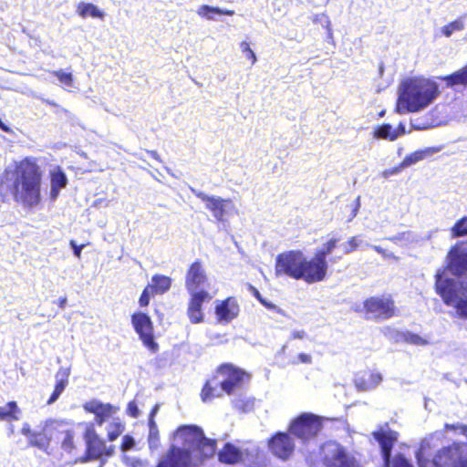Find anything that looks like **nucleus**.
<instances>
[{"label": "nucleus", "instance_id": "obj_1", "mask_svg": "<svg viewBox=\"0 0 467 467\" xmlns=\"http://www.w3.org/2000/svg\"><path fill=\"white\" fill-rule=\"evenodd\" d=\"M41 172L36 162L26 159L5 168L0 179V195L9 196L25 207H35L41 200Z\"/></svg>", "mask_w": 467, "mask_h": 467}, {"label": "nucleus", "instance_id": "obj_2", "mask_svg": "<svg viewBox=\"0 0 467 467\" xmlns=\"http://www.w3.org/2000/svg\"><path fill=\"white\" fill-rule=\"evenodd\" d=\"M439 94L436 82L424 78H410L399 88L397 111L399 114L417 112L429 106Z\"/></svg>", "mask_w": 467, "mask_h": 467}, {"label": "nucleus", "instance_id": "obj_3", "mask_svg": "<svg viewBox=\"0 0 467 467\" xmlns=\"http://www.w3.org/2000/svg\"><path fill=\"white\" fill-rule=\"evenodd\" d=\"M429 448V441L423 440L416 453L419 467H467L465 445L453 443L444 447L436 453L432 461L424 458Z\"/></svg>", "mask_w": 467, "mask_h": 467}, {"label": "nucleus", "instance_id": "obj_4", "mask_svg": "<svg viewBox=\"0 0 467 467\" xmlns=\"http://www.w3.org/2000/svg\"><path fill=\"white\" fill-rule=\"evenodd\" d=\"M444 274L445 270H439L436 274L437 293L445 305L455 308L457 317L467 320V286L462 288L454 279L445 278Z\"/></svg>", "mask_w": 467, "mask_h": 467}, {"label": "nucleus", "instance_id": "obj_5", "mask_svg": "<svg viewBox=\"0 0 467 467\" xmlns=\"http://www.w3.org/2000/svg\"><path fill=\"white\" fill-rule=\"evenodd\" d=\"M258 457L259 448L254 443H246L242 447L226 443L218 453L219 461L223 463L234 464L243 462L247 467H256Z\"/></svg>", "mask_w": 467, "mask_h": 467}, {"label": "nucleus", "instance_id": "obj_6", "mask_svg": "<svg viewBox=\"0 0 467 467\" xmlns=\"http://www.w3.org/2000/svg\"><path fill=\"white\" fill-rule=\"evenodd\" d=\"M305 255L299 250H290L279 254L275 257V274L277 277L288 276L300 280L303 275Z\"/></svg>", "mask_w": 467, "mask_h": 467}, {"label": "nucleus", "instance_id": "obj_7", "mask_svg": "<svg viewBox=\"0 0 467 467\" xmlns=\"http://www.w3.org/2000/svg\"><path fill=\"white\" fill-rule=\"evenodd\" d=\"M321 428L319 417L311 413H303L291 423L290 433L302 443H307L315 440Z\"/></svg>", "mask_w": 467, "mask_h": 467}, {"label": "nucleus", "instance_id": "obj_8", "mask_svg": "<svg viewBox=\"0 0 467 467\" xmlns=\"http://www.w3.org/2000/svg\"><path fill=\"white\" fill-rule=\"evenodd\" d=\"M326 467H358L356 459L336 441H327L321 447Z\"/></svg>", "mask_w": 467, "mask_h": 467}, {"label": "nucleus", "instance_id": "obj_9", "mask_svg": "<svg viewBox=\"0 0 467 467\" xmlns=\"http://www.w3.org/2000/svg\"><path fill=\"white\" fill-rule=\"evenodd\" d=\"M203 436L202 430L197 426H181L173 435L174 444L171 445V449L176 447L185 453L192 454V451L195 450L198 443L203 441Z\"/></svg>", "mask_w": 467, "mask_h": 467}, {"label": "nucleus", "instance_id": "obj_10", "mask_svg": "<svg viewBox=\"0 0 467 467\" xmlns=\"http://www.w3.org/2000/svg\"><path fill=\"white\" fill-rule=\"evenodd\" d=\"M215 452V441L207 439L203 436V441L198 443L195 450L192 451V454L185 453L182 451L178 450L176 447L170 449V455L172 457L174 454L181 455L182 460L179 463L184 465H190L192 467H199L200 463L206 458L213 456Z\"/></svg>", "mask_w": 467, "mask_h": 467}, {"label": "nucleus", "instance_id": "obj_11", "mask_svg": "<svg viewBox=\"0 0 467 467\" xmlns=\"http://www.w3.org/2000/svg\"><path fill=\"white\" fill-rule=\"evenodd\" d=\"M190 190L204 203L205 208L211 212L212 215L217 222H224L225 216L234 209V204L229 199H223L215 195H209L192 187H190Z\"/></svg>", "mask_w": 467, "mask_h": 467}, {"label": "nucleus", "instance_id": "obj_12", "mask_svg": "<svg viewBox=\"0 0 467 467\" xmlns=\"http://www.w3.org/2000/svg\"><path fill=\"white\" fill-rule=\"evenodd\" d=\"M85 426L84 439L87 445V457L82 462L97 459L103 455L111 456L114 452V446L105 444V441L97 434L94 423H86Z\"/></svg>", "mask_w": 467, "mask_h": 467}, {"label": "nucleus", "instance_id": "obj_13", "mask_svg": "<svg viewBox=\"0 0 467 467\" xmlns=\"http://www.w3.org/2000/svg\"><path fill=\"white\" fill-rule=\"evenodd\" d=\"M131 324L144 347L153 353L157 352L159 347L154 340L153 325L150 317L142 312L134 313L131 316Z\"/></svg>", "mask_w": 467, "mask_h": 467}, {"label": "nucleus", "instance_id": "obj_14", "mask_svg": "<svg viewBox=\"0 0 467 467\" xmlns=\"http://www.w3.org/2000/svg\"><path fill=\"white\" fill-rule=\"evenodd\" d=\"M54 424L52 420L42 421L35 430H32L27 422L23 424L21 433L26 436L30 445L47 451L51 440L50 428Z\"/></svg>", "mask_w": 467, "mask_h": 467}, {"label": "nucleus", "instance_id": "obj_15", "mask_svg": "<svg viewBox=\"0 0 467 467\" xmlns=\"http://www.w3.org/2000/svg\"><path fill=\"white\" fill-rule=\"evenodd\" d=\"M367 317L369 319H388L394 316V302L389 296H373L364 303Z\"/></svg>", "mask_w": 467, "mask_h": 467}, {"label": "nucleus", "instance_id": "obj_16", "mask_svg": "<svg viewBox=\"0 0 467 467\" xmlns=\"http://www.w3.org/2000/svg\"><path fill=\"white\" fill-rule=\"evenodd\" d=\"M372 435L380 446L384 465L389 467L391 451L394 443L398 440V433L391 431L388 425H385L380 427L378 431H373Z\"/></svg>", "mask_w": 467, "mask_h": 467}, {"label": "nucleus", "instance_id": "obj_17", "mask_svg": "<svg viewBox=\"0 0 467 467\" xmlns=\"http://www.w3.org/2000/svg\"><path fill=\"white\" fill-rule=\"evenodd\" d=\"M207 275L200 261L193 262L186 274L185 286L190 294H198L206 291L203 287L207 282Z\"/></svg>", "mask_w": 467, "mask_h": 467}, {"label": "nucleus", "instance_id": "obj_18", "mask_svg": "<svg viewBox=\"0 0 467 467\" xmlns=\"http://www.w3.org/2000/svg\"><path fill=\"white\" fill-rule=\"evenodd\" d=\"M303 275L301 279L305 280L308 284H313L322 281L327 270V260H323L317 254L310 259L305 256V264H303Z\"/></svg>", "mask_w": 467, "mask_h": 467}, {"label": "nucleus", "instance_id": "obj_19", "mask_svg": "<svg viewBox=\"0 0 467 467\" xmlns=\"http://www.w3.org/2000/svg\"><path fill=\"white\" fill-rule=\"evenodd\" d=\"M214 304L216 319L221 324L230 323L235 319L240 313L239 303L234 296H229L224 300H216Z\"/></svg>", "mask_w": 467, "mask_h": 467}, {"label": "nucleus", "instance_id": "obj_20", "mask_svg": "<svg viewBox=\"0 0 467 467\" xmlns=\"http://www.w3.org/2000/svg\"><path fill=\"white\" fill-rule=\"evenodd\" d=\"M83 408L86 411L95 415V423L99 426L109 421L119 410V408L98 400L86 402Z\"/></svg>", "mask_w": 467, "mask_h": 467}, {"label": "nucleus", "instance_id": "obj_21", "mask_svg": "<svg viewBox=\"0 0 467 467\" xmlns=\"http://www.w3.org/2000/svg\"><path fill=\"white\" fill-rule=\"evenodd\" d=\"M448 268L455 275L467 272V244H458L450 250Z\"/></svg>", "mask_w": 467, "mask_h": 467}, {"label": "nucleus", "instance_id": "obj_22", "mask_svg": "<svg viewBox=\"0 0 467 467\" xmlns=\"http://www.w3.org/2000/svg\"><path fill=\"white\" fill-rule=\"evenodd\" d=\"M269 449L275 456L286 460L293 453L295 444L289 434L280 432L270 440Z\"/></svg>", "mask_w": 467, "mask_h": 467}, {"label": "nucleus", "instance_id": "obj_23", "mask_svg": "<svg viewBox=\"0 0 467 467\" xmlns=\"http://www.w3.org/2000/svg\"><path fill=\"white\" fill-rule=\"evenodd\" d=\"M220 373L224 377V379L220 382L222 389L227 394L233 393L236 389L240 388L244 372L232 365H223L220 368Z\"/></svg>", "mask_w": 467, "mask_h": 467}, {"label": "nucleus", "instance_id": "obj_24", "mask_svg": "<svg viewBox=\"0 0 467 467\" xmlns=\"http://www.w3.org/2000/svg\"><path fill=\"white\" fill-rule=\"evenodd\" d=\"M190 295L191 300L188 306V317L192 323L198 324L203 320V314L202 311L203 302L210 300L213 296H211L208 291H202L198 294Z\"/></svg>", "mask_w": 467, "mask_h": 467}, {"label": "nucleus", "instance_id": "obj_25", "mask_svg": "<svg viewBox=\"0 0 467 467\" xmlns=\"http://www.w3.org/2000/svg\"><path fill=\"white\" fill-rule=\"evenodd\" d=\"M441 150V147H427L421 150H415L414 152L407 155L401 161V167L408 168L419 161L431 158L435 153Z\"/></svg>", "mask_w": 467, "mask_h": 467}, {"label": "nucleus", "instance_id": "obj_26", "mask_svg": "<svg viewBox=\"0 0 467 467\" xmlns=\"http://www.w3.org/2000/svg\"><path fill=\"white\" fill-rule=\"evenodd\" d=\"M50 179H51V189H50V196L51 199L56 200L60 192V191L66 187L67 183V179L65 172L58 166L53 168L50 171Z\"/></svg>", "mask_w": 467, "mask_h": 467}, {"label": "nucleus", "instance_id": "obj_27", "mask_svg": "<svg viewBox=\"0 0 467 467\" xmlns=\"http://www.w3.org/2000/svg\"><path fill=\"white\" fill-rule=\"evenodd\" d=\"M405 133L406 130L403 123H400L397 129H394L389 124H383L375 130L374 136L379 139L394 140L400 135H403Z\"/></svg>", "mask_w": 467, "mask_h": 467}, {"label": "nucleus", "instance_id": "obj_28", "mask_svg": "<svg viewBox=\"0 0 467 467\" xmlns=\"http://www.w3.org/2000/svg\"><path fill=\"white\" fill-rule=\"evenodd\" d=\"M149 285L152 295H162L171 288V279L166 275H155Z\"/></svg>", "mask_w": 467, "mask_h": 467}, {"label": "nucleus", "instance_id": "obj_29", "mask_svg": "<svg viewBox=\"0 0 467 467\" xmlns=\"http://www.w3.org/2000/svg\"><path fill=\"white\" fill-rule=\"evenodd\" d=\"M198 16L206 18L207 20H217L216 16L227 15L234 16V11L223 10L219 7L202 5L197 9Z\"/></svg>", "mask_w": 467, "mask_h": 467}, {"label": "nucleus", "instance_id": "obj_30", "mask_svg": "<svg viewBox=\"0 0 467 467\" xmlns=\"http://www.w3.org/2000/svg\"><path fill=\"white\" fill-rule=\"evenodd\" d=\"M444 125H447V121L440 119H410V126L415 130H426Z\"/></svg>", "mask_w": 467, "mask_h": 467}, {"label": "nucleus", "instance_id": "obj_31", "mask_svg": "<svg viewBox=\"0 0 467 467\" xmlns=\"http://www.w3.org/2000/svg\"><path fill=\"white\" fill-rule=\"evenodd\" d=\"M381 381L382 375L380 373L369 372L367 378H358L356 379V384L359 389L363 390H368L375 389L377 386L380 384Z\"/></svg>", "mask_w": 467, "mask_h": 467}, {"label": "nucleus", "instance_id": "obj_32", "mask_svg": "<svg viewBox=\"0 0 467 467\" xmlns=\"http://www.w3.org/2000/svg\"><path fill=\"white\" fill-rule=\"evenodd\" d=\"M124 424L119 418H112L107 426L108 438L110 441H115L123 431Z\"/></svg>", "mask_w": 467, "mask_h": 467}, {"label": "nucleus", "instance_id": "obj_33", "mask_svg": "<svg viewBox=\"0 0 467 467\" xmlns=\"http://www.w3.org/2000/svg\"><path fill=\"white\" fill-rule=\"evenodd\" d=\"M222 385L214 382V386L212 382H207L202 390V399L203 401L211 400L213 398L220 397L222 395Z\"/></svg>", "mask_w": 467, "mask_h": 467}, {"label": "nucleus", "instance_id": "obj_34", "mask_svg": "<svg viewBox=\"0 0 467 467\" xmlns=\"http://www.w3.org/2000/svg\"><path fill=\"white\" fill-rule=\"evenodd\" d=\"M443 79L447 82V86L452 87L454 85H466L467 84V66L455 73L444 77Z\"/></svg>", "mask_w": 467, "mask_h": 467}, {"label": "nucleus", "instance_id": "obj_35", "mask_svg": "<svg viewBox=\"0 0 467 467\" xmlns=\"http://www.w3.org/2000/svg\"><path fill=\"white\" fill-rule=\"evenodd\" d=\"M70 375L69 368H60L56 373V386L57 392H63L68 383V378Z\"/></svg>", "mask_w": 467, "mask_h": 467}, {"label": "nucleus", "instance_id": "obj_36", "mask_svg": "<svg viewBox=\"0 0 467 467\" xmlns=\"http://www.w3.org/2000/svg\"><path fill=\"white\" fill-rule=\"evenodd\" d=\"M78 12L82 17H86L88 16L98 18L103 17V12H101L95 5L89 3H80L78 6Z\"/></svg>", "mask_w": 467, "mask_h": 467}, {"label": "nucleus", "instance_id": "obj_37", "mask_svg": "<svg viewBox=\"0 0 467 467\" xmlns=\"http://www.w3.org/2000/svg\"><path fill=\"white\" fill-rule=\"evenodd\" d=\"M18 407L15 401H10L5 406L0 407V419L2 420H18L16 413Z\"/></svg>", "mask_w": 467, "mask_h": 467}, {"label": "nucleus", "instance_id": "obj_38", "mask_svg": "<svg viewBox=\"0 0 467 467\" xmlns=\"http://www.w3.org/2000/svg\"><path fill=\"white\" fill-rule=\"evenodd\" d=\"M148 442L150 449H157L160 444L159 430L154 420L149 421Z\"/></svg>", "mask_w": 467, "mask_h": 467}, {"label": "nucleus", "instance_id": "obj_39", "mask_svg": "<svg viewBox=\"0 0 467 467\" xmlns=\"http://www.w3.org/2000/svg\"><path fill=\"white\" fill-rule=\"evenodd\" d=\"M338 239L331 238L328 240L323 246L322 249L318 250L316 254L322 258L323 260H327V256L329 255L332 251L336 248Z\"/></svg>", "mask_w": 467, "mask_h": 467}, {"label": "nucleus", "instance_id": "obj_40", "mask_svg": "<svg viewBox=\"0 0 467 467\" xmlns=\"http://www.w3.org/2000/svg\"><path fill=\"white\" fill-rule=\"evenodd\" d=\"M402 337L407 343L416 346H426L429 344L426 338L411 332L403 333Z\"/></svg>", "mask_w": 467, "mask_h": 467}, {"label": "nucleus", "instance_id": "obj_41", "mask_svg": "<svg viewBox=\"0 0 467 467\" xmlns=\"http://www.w3.org/2000/svg\"><path fill=\"white\" fill-rule=\"evenodd\" d=\"M389 241L393 243H413L418 241V237L412 232H404L395 236L389 237Z\"/></svg>", "mask_w": 467, "mask_h": 467}, {"label": "nucleus", "instance_id": "obj_42", "mask_svg": "<svg viewBox=\"0 0 467 467\" xmlns=\"http://www.w3.org/2000/svg\"><path fill=\"white\" fill-rule=\"evenodd\" d=\"M362 244V239L360 236H353L347 243L341 245L344 254H350L358 249Z\"/></svg>", "mask_w": 467, "mask_h": 467}, {"label": "nucleus", "instance_id": "obj_43", "mask_svg": "<svg viewBox=\"0 0 467 467\" xmlns=\"http://www.w3.org/2000/svg\"><path fill=\"white\" fill-rule=\"evenodd\" d=\"M454 237L467 235V216L459 220L451 229Z\"/></svg>", "mask_w": 467, "mask_h": 467}, {"label": "nucleus", "instance_id": "obj_44", "mask_svg": "<svg viewBox=\"0 0 467 467\" xmlns=\"http://www.w3.org/2000/svg\"><path fill=\"white\" fill-rule=\"evenodd\" d=\"M464 28V24L462 20H455L441 28L445 36L449 37L454 31H461Z\"/></svg>", "mask_w": 467, "mask_h": 467}, {"label": "nucleus", "instance_id": "obj_45", "mask_svg": "<svg viewBox=\"0 0 467 467\" xmlns=\"http://www.w3.org/2000/svg\"><path fill=\"white\" fill-rule=\"evenodd\" d=\"M54 75L65 86L68 88H71L73 86V76L71 73H66L62 70H57L54 72Z\"/></svg>", "mask_w": 467, "mask_h": 467}, {"label": "nucleus", "instance_id": "obj_46", "mask_svg": "<svg viewBox=\"0 0 467 467\" xmlns=\"http://www.w3.org/2000/svg\"><path fill=\"white\" fill-rule=\"evenodd\" d=\"M240 47L242 52L245 54L248 59H251L252 64L254 65L256 62L257 58L254 52L250 48L249 44L244 41L240 44Z\"/></svg>", "mask_w": 467, "mask_h": 467}, {"label": "nucleus", "instance_id": "obj_47", "mask_svg": "<svg viewBox=\"0 0 467 467\" xmlns=\"http://www.w3.org/2000/svg\"><path fill=\"white\" fill-rule=\"evenodd\" d=\"M62 448L66 451H70L73 449V434L67 431L62 441Z\"/></svg>", "mask_w": 467, "mask_h": 467}, {"label": "nucleus", "instance_id": "obj_48", "mask_svg": "<svg viewBox=\"0 0 467 467\" xmlns=\"http://www.w3.org/2000/svg\"><path fill=\"white\" fill-rule=\"evenodd\" d=\"M152 295L150 291V286L148 285L144 290L142 291L139 303L140 306H147L150 303V296Z\"/></svg>", "mask_w": 467, "mask_h": 467}, {"label": "nucleus", "instance_id": "obj_49", "mask_svg": "<svg viewBox=\"0 0 467 467\" xmlns=\"http://www.w3.org/2000/svg\"><path fill=\"white\" fill-rule=\"evenodd\" d=\"M123 462L128 467H142L143 466V462L139 458H136V457L124 455Z\"/></svg>", "mask_w": 467, "mask_h": 467}, {"label": "nucleus", "instance_id": "obj_50", "mask_svg": "<svg viewBox=\"0 0 467 467\" xmlns=\"http://www.w3.org/2000/svg\"><path fill=\"white\" fill-rule=\"evenodd\" d=\"M351 210L350 214L348 218V222H351L358 214V210L360 208V197L358 196L353 203L349 205Z\"/></svg>", "mask_w": 467, "mask_h": 467}, {"label": "nucleus", "instance_id": "obj_51", "mask_svg": "<svg viewBox=\"0 0 467 467\" xmlns=\"http://www.w3.org/2000/svg\"><path fill=\"white\" fill-rule=\"evenodd\" d=\"M392 467H413V466L404 456L399 454L394 458Z\"/></svg>", "mask_w": 467, "mask_h": 467}, {"label": "nucleus", "instance_id": "obj_52", "mask_svg": "<svg viewBox=\"0 0 467 467\" xmlns=\"http://www.w3.org/2000/svg\"><path fill=\"white\" fill-rule=\"evenodd\" d=\"M135 445V441L133 439V437L130 436V435H125L122 439V443H121V451H127L130 449H132Z\"/></svg>", "mask_w": 467, "mask_h": 467}, {"label": "nucleus", "instance_id": "obj_53", "mask_svg": "<svg viewBox=\"0 0 467 467\" xmlns=\"http://www.w3.org/2000/svg\"><path fill=\"white\" fill-rule=\"evenodd\" d=\"M403 169H405V167H401V162H400V165H398L396 167L385 170L382 172V176L387 179L390 176L399 174Z\"/></svg>", "mask_w": 467, "mask_h": 467}, {"label": "nucleus", "instance_id": "obj_54", "mask_svg": "<svg viewBox=\"0 0 467 467\" xmlns=\"http://www.w3.org/2000/svg\"><path fill=\"white\" fill-rule=\"evenodd\" d=\"M127 412L130 416L133 418H138L140 416V410L135 401H130L127 407Z\"/></svg>", "mask_w": 467, "mask_h": 467}, {"label": "nucleus", "instance_id": "obj_55", "mask_svg": "<svg viewBox=\"0 0 467 467\" xmlns=\"http://www.w3.org/2000/svg\"><path fill=\"white\" fill-rule=\"evenodd\" d=\"M70 246L71 248L73 249V253L74 254L78 257V258H80L81 256V252H82V249L85 247V244H81V245H78L77 243L73 240L70 241Z\"/></svg>", "mask_w": 467, "mask_h": 467}, {"label": "nucleus", "instance_id": "obj_56", "mask_svg": "<svg viewBox=\"0 0 467 467\" xmlns=\"http://www.w3.org/2000/svg\"><path fill=\"white\" fill-rule=\"evenodd\" d=\"M306 337V332L303 329L301 330H292L291 338L293 339H303Z\"/></svg>", "mask_w": 467, "mask_h": 467}, {"label": "nucleus", "instance_id": "obj_57", "mask_svg": "<svg viewBox=\"0 0 467 467\" xmlns=\"http://www.w3.org/2000/svg\"><path fill=\"white\" fill-rule=\"evenodd\" d=\"M297 358L299 362L304 364H310L312 362L311 356L306 353H300Z\"/></svg>", "mask_w": 467, "mask_h": 467}, {"label": "nucleus", "instance_id": "obj_58", "mask_svg": "<svg viewBox=\"0 0 467 467\" xmlns=\"http://www.w3.org/2000/svg\"><path fill=\"white\" fill-rule=\"evenodd\" d=\"M261 304L263 306H265L266 308L268 309H273V310H275L277 313H281L282 310L280 308H278L275 304L267 301V300H261Z\"/></svg>", "mask_w": 467, "mask_h": 467}, {"label": "nucleus", "instance_id": "obj_59", "mask_svg": "<svg viewBox=\"0 0 467 467\" xmlns=\"http://www.w3.org/2000/svg\"><path fill=\"white\" fill-rule=\"evenodd\" d=\"M5 121H4L3 119H0V129L3 130L5 132L13 133L12 129L10 128L9 124L7 122V119H5Z\"/></svg>", "mask_w": 467, "mask_h": 467}, {"label": "nucleus", "instance_id": "obj_60", "mask_svg": "<svg viewBox=\"0 0 467 467\" xmlns=\"http://www.w3.org/2000/svg\"><path fill=\"white\" fill-rule=\"evenodd\" d=\"M365 246L373 248L377 253L382 254L384 257L389 256V254H387L386 251L380 246L371 245L368 243H366Z\"/></svg>", "mask_w": 467, "mask_h": 467}, {"label": "nucleus", "instance_id": "obj_61", "mask_svg": "<svg viewBox=\"0 0 467 467\" xmlns=\"http://www.w3.org/2000/svg\"><path fill=\"white\" fill-rule=\"evenodd\" d=\"M61 394H62V392H57V389H55L53 393L51 394L50 398L47 400V404L48 405L53 404L55 401L57 400V399L59 398V396Z\"/></svg>", "mask_w": 467, "mask_h": 467}, {"label": "nucleus", "instance_id": "obj_62", "mask_svg": "<svg viewBox=\"0 0 467 467\" xmlns=\"http://www.w3.org/2000/svg\"><path fill=\"white\" fill-rule=\"evenodd\" d=\"M158 410H159V405H155L150 413L149 421L151 420H154V417L157 414Z\"/></svg>", "mask_w": 467, "mask_h": 467}, {"label": "nucleus", "instance_id": "obj_63", "mask_svg": "<svg viewBox=\"0 0 467 467\" xmlns=\"http://www.w3.org/2000/svg\"><path fill=\"white\" fill-rule=\"evenodd\" d=\"M158 410H159V405H155L150 413L149 421L151 420H154V417L157 414Z\"/></svg>", "mask_w": 467, "mask_h": 467}, {"label": "nucleus", "instance_id": "obj_64", "mask_svg": "<svg viewBox=\"0 0 467 467\" xmlns=\"http://www.w3.org/2000/svg\"><path fill=\"white\" fill-rule=\"evenodd\" d=\"M458 429L460 430L461 433L467 438V426L461 425L458 427Z\"/></svg>", "mask_w": 467, "mask_h": 467}]
</instances>
